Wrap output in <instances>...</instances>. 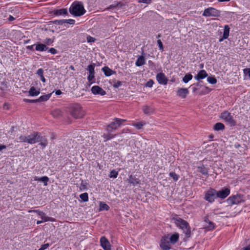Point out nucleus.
Segmentation results:
<instances>
[{
	"mask_svg": "<svg viewBox=\"0 0 250 250\" xmlns=\"http://www.w3.org/2000/svg\"><path fill=\"white\" fill-rule=\"evenodd\" d=\"M69 12L72 15L79 17L84 14L86 11L82 2L75 1L69 8Z\"/></svg>",
	"mask_w": 250,
	"mask_h": 250,
	"instance_id": "f257e3e1",
	"label": "nucleus"
},
{
	"mask_svg": "<svg viewBox=\"0 0 250 250\" xmlns=\"http://www.w3.org/2000/svg\"><path fill=\"white\" fill-rule=\"evenodd\" d=\"M173 220L175 225L183 230L187 237H189L190 235V228L188 223L179 217L173 218Z\"/></svg>",
	"mask_w": 250,
	"mask_h": 250,
	"instance_id": "f03ea898",
	"label": "nucleus"
},
{
	"mask_svg": "<svg viewBox=\"0 0 250 250\" xmlns=\"http://www.w3.org/2000/svg\"><path fill=\"white\" fill-rule=\"evenodd\" d=\"M190 87L193 93L200 95H205L210 91L208 87L202 84L200 82L191 84Z\"/></svg>",
	"mask_w": 250,
	"mask_h": 250,
	"instance_id": "7ed1b4c3",
	"label": "nucleus"
},
{
	"mask_svg": "<svg viewBox=\"0 0 250 250\" xmlns=\"http://www.w3.org/2000/svg\"><path fill=\"white\" fill-rule=\"evenodd\" d=\"M115 121L111 122L106 127V130L108 132H111L113 130L117 129L119 127L123 122L126 121L125 120L119 118H115Z\"/></svg>",
	"mask_w": 250,
	"mask_h": 250,
	"instance_id": "20e7f679",
	"label": "nucleus"
},
{
	"mask_svg": "<svg viewBox=\"0 0 250 250\" xmlns=\"http://www.w3.org/2000/svg\"><path fill=\"white\" fill-rule=\"evenodd\" d=\"M217 190L210 188L205 194L204 199L210 203H212L217 198Z\"/></svg>",
	"mask_w": 250,
	"mask_h": 250,
	"instance_id": "39448f33",
	"label": "nucleus"
},
{
	"mask_svg": "<svg viewBox=\"0 0 250 250\" xmlns=\"http://www.w3.org/2000/svg\"><path fill=\"white\" fill-rule=\"evenodd\" d=\"M220 11L213 7H208L205 9L202 14L204 17H217L220 16Z\"/></svg>",
	"mask_w": 250,
	"mask_h": 250,
	"instance_id": "423d86ee",
	"label": "nucleus"
},
{
	"mask_svg": "<svg viewBox=\"0 0 250 250\" xmlns=\"http://www.w3.org/2000/svg\"><path fill=\"white\" fill-rule=\"evenodd\" d=\"M220 118L231 125H235V122L233 119L232 116H231L230 113L228 111H224L223 112L220 114Z\"/></svg>",
	"mask_w": 250,
	"mask_h": 250,
	"instance_id": "0eeeda50",
	"label": "nucleus"
},
{
	"mask_svg": "<svg viewBox=\"0 0 250 250\" xmlns=\"http://www.w3.org/2000/svg\"><path fill=\"white\" fill-rule=\"evenodd\" d=\"M71 114L75 118H79L83 116V112L80 105L77 104L72 107Z\"/></svg>",
	"mask_w": 250,
	"mask_h": 250,
	"instance_id": "6e6552de",
	"label": "nucleus"
},
{
	"mask_svg": "<svg viewBox=\"0 0 250 250\" xmlns=\"http://www.w3.org/2000/svg\"><path fill=\"white\" fill-rule=\"evenodd\" d=\"M171 243L169 240V235H165L163 236L160 244L161 248L163 250H169L171 248Z\"/></svg>",
	"mask_w": 250,
	"mask_h": 250,
	"instance_id": "1a4fd4ad",
	"label": "nucleus"
},
{
	"mask_svg": "<svg viewBox=\"0 0 250 250\" xmlns=\"http://www.w3.org/2000/svg\"><path fill=\"white\" fill-rule=\"evenodd\" d=\"M230 193V190L228 188H224L219 191H217V197L220 199H225L228 196Z\"/></svg>",
	"mask_w": 250,
	"mask_h": 250,
	"instance_id": "9d476101",
	"label": "nucleus"
},
{
	"mask_svg": "<svg viewBox=\"0 0 250 250\" xmlns=\"http://www.w3.org/2000/svg\"><path fill=\"white\" fill-rule=\"evenodd\" d=\"M229 204L231 205H237L242 201V197L240 195L231 196L227 199Z\"/></svg>",
	"mask_w": 250,
	"mask_h": 250,
	"instance_id": "9b49d317",
	"label": "nucleus"
},
{
	"mask_svg": "<svg viewBox=\"0 0 250 250\" xmlns=\"http://www.w3.org/2000/svg\"><path fill=\"white\" fill-rule=\"evenodd\" d=\"M100 245L104 250H111L109 241L105 236H102L100 240Z\"/></svg>",
	"mask_w": 250,
	"mask_h": 250,
	"instance_id": "f8f14e48",
	"label": "nucleus"
},
{
	"mask_svg": "<svg viewBox=\"0 0 250 250\" xmlns=\"http://www.w3.org/2000/svg\"><path fill=\"white\" fill-rule=\"evenodd\" d=\"M28 212L37 213L39 216H40L41 219H43V221L51 222L54 221V218L46 216L45 214L43 212L40 211L39 210H29Z\"/></svg>",
	"mask_w": 250,
	"mask_h": 250,
	"instance_id": "ddd939ff",
	"label": "nucleus"
},
{
	"mask_svg": "<svg viewBox=\"0 0 250 250\" xmlns=\"http://www.w3.org/2000/svg\"><path fill=\"white\" fill-rule=\"evenodd\" d=\"M91 92L94 95L104 96L106 94V92L98 85H94L91 87Z\"/></svg>",
	"mask_w": 250,
	"mask_h": 250,
	"instance_id": "4468645a",
	"label": "nucleus"
},
{
	"mask_svg": "<svg viewBox=\"0 0 250 250\" xmlns=\"http://www.w3.org/2000/svg\"><path fill=\"white\" fill-rule=\"evenodd\" d=\"M156 79L158 82L161 84L165 85L167 83V79L163 73H159L156 75Z\"/></svg>",
	"mask_w": 250,
	"mask_h": 250,
	"instance_id": "2eb2a0df",
	"label": "nucleus"
},
{
	"mask_svg": "<svg viewBox=\"0 0 250 250\" xmlns=\"http://www.w3.org/2000/svg\"><path fill=\"white\" fill-rule=\"evenodd\" d=\"M176 93L178 97L185 99L189 93V91L186 88H180L178 89Z\"/></svg>",
	"mask_w": 250,
	"mask_h": 250,
	"instance_id": "dca6fc26",
	"label": "nucleus"
},
{
	"mask_svg": "<svg viewBox=\"0 0 250 250\" xmlns=\"http://www.w3.org/2000/svg\"><path fill=\"white\" fill-rule=\"evenodd\" d=\"M37 136L38 133L37 132H34L33 134L27 136L26 142L33 144H35L37 142Z\"/></svg>",
	"mask_w": 250,
	"mask_h": 250,
	"instance_id": "f3484780",
	"label": "nucleus"
},
{
	"mask_svg": "<svg viewBox=\"0 0 250 250\" xmlns=\"http://www.w3.org/2000/svg\"><path fill=\"white\" fill-rule=\"evenodd\" d=\"M230 28L228 25H226L224 26L223 35L222 38L219 40V42H222L223 40L228 38L229 34Z\"/></svg>",
	"mask_w": 250,
	"mask_h": 250,
	"instance_id": "a211bd4d",
	"label": "nucleus"
},
{
	"mask_svg": "<svg viewBox=\"0 0 250 250\" xmlns=\"http://www.w3.org/2000/svg\"><path fill=\"white\" fill-rule=\"evenodd\" d=\"M208 74L207 72L205 70H201L194 76V78L195 80L199 81L206 78Z\"/></svg>",
	"mask_w": 250,
	"mask_h": 250,
	"instance_id": "6ab92c4d",
	"label": "nucleus"
},
{
	"mask_svg": "<svg viewBox=\"0 0 250 250\" xmlns=\"http://www.w3.org/2000/svg\"><path fill=\"white\" fill-rule=\"evenodd\" d=\"M67 10L66 8L55 10L54 14L56 16H65L67 15Z\"/></svg>",
	"mask_w": 250,
	"mask_h": 250,
	"instance_id": "aec40b11",
	"label": "nucleus"
},
{
	"mask_svg": "<svg viewBox=\"0 0 250 250\" xmlns=\"http://www.w3.org/2000/svg\"><path fill=\"white\" fill-rule=\"evenodd\" d=\"M205 228L208 230H211L214 229L215 225L214 224L209 221L208 218H206L205 219Z\"/></svg>",
	"mask_w": 250,
	"mask_h": 250,
	"instance_id": "412c9836",
	"label": "nucleus"
},
{
	"mask_svg": "<svg viewBox=\"0 0 250 250\" xmlns=\"http://www.w3.org/2000/svg\"><path fill=\"white\" fill-rule=\"evenodd\" d=\"M102 71L106 77L110 76L116 73L115 71L112 70L107 66H104L102 68Z\"/></svg>",
	"mask_w": 250,
	"mask_h": 250,
	"instance_id": "4be33fe9",
	"label": "nucleus"
},
{
	"mask_svg": "<svg viewBox=\"0 0 250 250\" xmlns=\"http://www.w3.org/2000/svg\"><path fill=\"white\" fill-rule=\"evenodd\" d=\"M28 93L31 96H37L40 93V89H37L35 87L32 86L30 87Z\"/></svg>",
	"mask_w": 250,
	"mask_h": 250,
	"instance_id": "5701e85b",
	"label": "nucleus"
},
{
	"mask_svg": "<svg viewBox=\"0 0 250 250\" xmlns=\"http://www.w3.org/2000/svg\"><path fill=\"white\" fill-rule=\"evenodd\" d=\"M198 171L203 175H207L208 172V168L204 165H202L197 167Z\"/></svg>",
	"mask_w": 250,
	"mask_h": 250,
	"instance_id": "b1692460",
	"label": "nucleus"
},
{
	"mask_svg": "<svg viewBox=\"0 0 250 250\" xmlns=\"http://www.w3.org/2000/svg\"><path fill=\"white\" fill-rule=\"evenodd\" d=\"M146 63V60L143 56H139L135 62L137 66H141Z\"/></svg>",
	"mask_w": 250,
	"mask_h": 250,
	"instance_id": "393cba45",
	"label": "nucleus"
},
{
	"mask_svg": "<svg viewBox=\"0 0 250 250\" xmlns=\"http://www.w3.org/2000/svg\"><path fill=\"white\" fill-rule=\"evenodd\" d=\"M52 93L41 96L38 99L35 100L37 102H45L48 100L52 95Z\"/></svg>",
	"mask_w": 250,
	"mask_h": 250,
	"instance_id": "a878e982",
	"label": "nucleus"
},
{
	"mask_svg": "<svg viewBox=\"0 0 250 250\" xmlns=\"http://www.w3.org/2000/svg\"><path fill=\"white\" fill-rule=\"evenodd\" d=\"M179 235L178 233H175L171 235L170 237L169 236V240L171 244H174L178 242L179 240Z\"/></svg>",
	"mask_w": 250,
	"mask_h": 250,
	"instance_id": "bb28decb",
	"label": "nucleus"
},
{
	"mask_svg": "<svg viewBox=\"0 0 250 250\" xmlns=\"http://www.w3.org/2000/svg\"><path fill=\"white\" fill-rule=\"evenodd\" d=\"M47 49L46 46L44 44L38 43L36 44L35 49L36 51L42 52L46 50Z\"/></svg>",
	"mask_w": 250,
	"mask_h": 250,
	"instance_id": "cd10ccee",
	"label": "nucleus"
},
{
	"mask_svg": "<svg viewBox=\"0 0 250 250\" xmlns=\"http://www.w3.org/2000/svg\"><path fill=\"white\" fill-rule=\"evenodd\" d=\"M129 183L131 184L133 186H136L139 183V180L133 177L132 175L129 176Z\"/></svg>",
	"mask_w": 250,
	"mask_h": 250,
	"instance_id": "c85d7f7f",
	"label": "nucleus"
},
{
	"mask_svg": "<svg viewBox=\"0 0 250 250\" xmlns=\"http://www.w3.org/2000/svg\"><path fill=\"white\" fill-rule=\"evenodd\" d=\"M143 111L146 114H150L153 112V108L149 106L146 105L143 107Z\"/></svg>",
	"mask_w": 250,
	"mask_h": 250,
	"instance_id": "c756f323",
	"label": "nucleus"
},
{
	"mask_svg": "<svg viewBox=\"0 0 250 250\" xmlns=\"http://www.w3.org/2000/svg\"><path fill=\"white\" fill-rule=\"evenodd\" d=\"M225 128V126L221 123H217L215 124L213 126V129L215 131L223 130Z\"/></svg>",
	"mask_w": 250,
	"mask_h": 250,
	"instance_id": "7c9ffc66",
	"label": "nucleus"
},
{
	"mask_svg": "<svg viewBox=\"0 0 250 250\" xmlns=\"http://www.w3.org/2000/svg\"><path fill=\"white\" fill-rule=\"evenodd\" d=\"M34 180L42 182L44 183V186H47V182L49 181V178L47 176H43L41 178H38L37 177H35Z\"/></svg>",
	"mask_w": 250,
	"mask_h": 250,
	"instance_id": "2f4dec72",
	"label": "nucleus"
},
{
	"mask_svg": "<svg viewBox=\"0 0 250 250\" xmlns=\"http://www.w3.org/2000/svg\"><path fill=\"white\" fill-rule=\"evenodd\" d=\"M244 80H250V68H244L243 70Z\"/></svg>",
	"mask_w": 250,
	"mask_h": 250,
	"instance_id": "473e14b6",
	"label": "nucleus"
},
{
	"mask_svg": "<svg viewBox=\"0 0 250 250\" xmlns=\"http://www.w3.org/2000/svg\"><path fill=\"white\" fill-rule=\"evenodd\" d=\"M109 209V207L106 204L102 202H100L99 211L108 210Z\"/></svg>",
	"mask_w": 250,
	"mask_h": 250,
	"instance_id": "72a5a7b5",
	"label": "nucleus"
},
{
	"mask_svg": "<svg viewBox=\"0 0 250 250\" xmlns=\"http://www.w3.org/2000/svg\"><path fill=\"white\" fill-rule=\"evenodd\" d=\"M193 78V76L192 75L190 74V73H187L186 74L185 76L183 78V82L185 83H188L189 81H190V80H192Z\"/></svg>",
	"mask_w": 250,
	"mask_h": 250,
	"instance_id": "f704fd0d",
	"label": "nucleus"
},
{
	"mask_svg": "<svg viewBox=\"0 0 250 250\" xmlns=\"http://www.w3.org/2000/svg\"><path fill=\"white\" fill-rule=\"evenodd\" d=\"M80 198L83 202H87L88 201V195L86 192L80 194Z\"/></svg>",
	"mask_w": 250,
	"mask_h": 250,
	"instance_id": "c9c22d12",
	"label": "nucleus"
},
{
	"mask_svg": "<svg viewBox=\"0 0 250 250\" xmlns=\"http://www.w3.org/2000/svg\"><path fill=\"white\" fill-rule=\"evenodd\" d=\"M108 133H110V132H108ZM103 137L104 139V141L106 142L108 140H109L114 138L115 135H113L111 134L110 133H108V134H104L103 135Z\"/></svg>",
	"mask_w": 250,
	"mask_h": 250,
	"instance_id": "e433bc0d",
	"label": "nucleus"
},
{
	"mask_svg": "<svg viewBox=\"0 0 250 250\" xmlns=\"http://www.w3.org/2000/svg\"><path fill=\"white\" fill-rule=\"evenodd\" d=\"M95 63L91 64L89 65L87 67V70L89 72V74H95L94 68H95Z\"/></svg>",
	"mask_w": 250,
	"mask_h": 250,
	"instance_id": "4c0bfd02",
	"label": "nucleus"
},
{
	"mask_svg": "<svg viewBox=\"0 0 250 250\" xmlns=\"http://www.w3.org/2000/svg\"><path fill=\"white\" fill-rule=\"evenodd\" d=\"M60 22L61 24L67 23L70 24H74L75 23V21L73 19H68L60 21Z\"/></svg>",
	"mask_w": 250,
	"mask_h": 250,
	"instance_id": "58836bf2",
	"label": "nucleus"
},
{
	"mask_svg": "<svg viewBox=\"0 0 250 250\" xmlns=\"http://www.w3.org/2000/svg\"><path fill=\"white\" fill-rule=\"evenodd\" d=\"M118 175V171H117L113 169V170H112L110 172V174L109 175V177L110 178H116L117 177Z\"/></svg>",
	"mask_w": 250,
	"mask_h": 250,
	"instance_id": "ea45409f",
	"label": "nucleus"
},
{
	"mask_svg": "<svg viewBox=\"0 0 250 250\" xmlns=\"http://www.w3.org/2000/svg\"><path fill=\"white\" fill-rule=\"evenodd\" d=\"M145 125V123L143 122L134 123L132 124V125L136 127L138 129H140L142 128V127Z\"/></svg>",
	"mask_w": 250,
	"mask_h": 250,
	"instance_id": "a19ab883",
	"label": "nucleus"
},
{
	"mask_svg": "<svg viewBox=\"0 0 250 250\" xmlns=\"http://www.w3.org/2000/svg\"><path fill=\"white\" fill-rule=\"evenodd\" d=\"M207 82L210 84H215L217 83L216 79L213 77H208L207 78Z\"/></svg>",
	"mask_w": 250,
	"mask_h": 250,
	"instance_id": "79ce46f5",
	"label": "nucleus"
},
{
	"mask_svg": "<svg viewBox=\"0 0 250 250\" xmlns=\"http://www.w3.org/2000/svg\"><path fill=\"white\" fill-rule=\"evenodd\" d=\"M94 75L95 74H89L87 77V80L90 83V84H92L94 83Z\"/></svg>",
	"mask_w": 250,
	"mask_h": 250,
	"instance_id": "37998d69",
	"label": "nucleus"
},
{
	"mask_svg": "<svg viewBox=\"0 0 250 250\" xmlns=\"http://www.w3.org/2000/svg\"><path fill=\"white\" fill-rule=\"evenodd\" d=\"M169 176L173 178L174 181H177L179 179V176L175 172H170Z\"/></svg>",
	"mask_w": 250,
	"mask_h": 250,
	"instance_id": "c03bdc74",
	"label": "nucleus"
},
{
	"mask_svg": "<svg viewBox=\"0 0 250 250\" xmlns=\"http://www.w3.org/2000/svg\"><path fill=\"white\" fill-rule=\"evenodd\" d=\"M154 84V82L152 80H149L146 84V86L148 87H151Z\"/></svg>",
	"mask_w": 250,
	"mask_h": 250,
	"instance_id": "a18cd8bd",
	"label": "nucleus"
},
{
	"mask_svg": "<svg viewBox=\"0 0 250 250\" xmlns=\"http://www.w3.org/2000/svg\"><path fill=\"white\" fill-rule=\"evenodd\" d=\"M27 136H21L19 138L18 142H26Z\"/></svg>",
	"mask_w": 250,
	"mask_h": 250,
	"instance_id": "49530a36",
	"label": "nucleus"
},
{
	"mask_svg": "<svg viewBox=\"0 0 250 250\" xmlns=\"http://www.w3.org/2000/svg\"><path fill=\"white\" fill-rule=\"evenodd\" d=\"M157 43H158L159 49L161 51H163L164 48H163V43H162V42H161V41L160 40H158L157 41Z\"/></svg>",
	"mask_w": 250,
	"mask_h": 250,
	"instance_id": "de8ad7c7",
	"label": "nucleus"
},
{
	"mask_svg": "<svg viewBox=\"0 0 250 250\" xmlns=\"http://www.w3.org/2000/svg\"><path fill=\"white\" fill-rule=\"evenodd\" d=\"M37 74L41 77L43 76V70L42 68L39 69L37 71Z\"/></svg>",
	"mask_w": 250,
	"mask_h": 250,
	"instance_id": "09e8293b",
	"label": "nucleus"
},
{
	"mask_svg": "<svg viewBox=\"0 0 250 250\" xmlns=\"http://www.w3.org/2000/svg\"><path fill=\"white\" fill-rule=\"evenodd\" d=\"M48 244H45L41 246V248L38 250H45L49 247Z\"/></svg>",
	"mask_w": 250,
	"mask_h": 250,
	"instance_id": "8fccbe9b",
	"label": "nucleus"
},
{
	"mask_svg": "<svg viewBox=\"0 0 250 250\" xmlns=\"http://www.w3.org/2000/svg\"><path fill=\"white\" fill-rule=\"evenodd\" d=\"M53 41L51 39H50V38L46 39L44 41V43H46L48 45L51 44V43H53Z\"/></svg>",
	"mask_w": 250,
	"mask_h": 250,
	"instance_id": "3c124183",
	"label": "nucleus"
},
{
	"mask_svg": "<svg viewBox=\"0 0 250 250\" xmlns=\"http://www.w3.org/2000/svg\"><path fill=\"white\" fill-rule=\"evenodd\" d=\"M152 0H138L139 3L148 4L151 3Z\"/></svg>",
	"mask_w": 250,
	"mask_h": 250,
	"instance_id": "603ef678",
	"label": "nucleus"
},
{
	"mask_svg": "<svg viewBox=\"0 0 250 250\" xmlns=\"http://www.w3.org/2000/svg\"><path fill=\"white\" fill-rule=\"evenodd\" d=\"M49 52L52 54H56L57 53V50L54 48H50L49 50Z\"/></svg>",
	"mask_w": 250,
	"mask_h": 250,
	"instance_id": "864d4df0",
	"label": "nucleus"
},
{
	"mask_svg": "<svg viewBox=\"0 0 250 250\" xmlns=\"http://www.w3.org/2000/svg\"><path fill=\"white\" fill-rule=\"evenodd\" d=\"M122 85V82L120 81H117L116 83H115L114 84V87L117 88L120 86Z\"/></svg>",
	"mask_w": 250,
	"mask_h": 250,
	"instance_id": "5fc2aeb1",
	"label": "nucleus"
},
{
	"mask_svg": "<svg viewBox=\"0 0 250 250\" xmlns=\"http://www.w3.org/2000/svg\"><path fill=\"white\" fill-rule=\"evenodd\" d=\"M87 42H94L95 41V39L90 36L87 37Z\"/></svg>",
	"mask_w": 250,
	"mask_h": 250,
	"instance_id": "6e6d98bb",
	"label": "nucleus"
},
{
	"mask_svg": "<svg viewBox=\"0 0 250 250\" xmlns=\"http://www.w3.org/2000/svg\"><path fill=\"white\" fill-rule=\"evenodd\" d=\"M23 101L27 103H35L37 102L35 100H29L27 99H24Z\"/></svg>",
	"mask_w": 250,
	"mask_h": 250,
	"instance_id": "4d7b16f0",
	"label": "nucleus"
},
{
	"mask_svg": "<svg viewBox=\"0 0 250 250\" xmlns=\"http://www.w3.org/2000/svg\"><path fill=\"white\" fill-rule=\"evenodd\" d=\"M35 45H28L26 46V48L30 50H34V46Z\"/></svg>",
	"mask_w": 250,
	"mask_h": 250,
	"instance_id": "13d9d810",
	"label": "nucleus"
},
{
	"mask_svg": "<svg viewBox=\"0 0 250 250\" xmlns=\"http://www.w3.org/2000/svg\"><path fill=\"white\" fill-rule=\"evenodd\" d=\"M62 93L60 90H57L55 91V94L57 95H60Z\"/></svg>",
	"mask_w": 250,
	"mask_h": 250,
	"instance_id": "bf43d9fd",
	"label": "nucleus"
},
{
	"mask_svg": "<svg viewBox=\"0 0 250 250\" xmlns=\"http://www.w3.org/2000/svg\"><path fill=\"white\" fill-rule=\"evenodd\" d=\"M5 148H6V146L5 145H0V151Z\"/></svg>",
	"mask_w": 250,
	"mask_h": 250,
	"instance_id": "052dcab7",
	"label": "nucleus"
},
{
	"mask_svg": "<svg viewBox=\"0 0 250 250\" xmlns=\"http://www.w3.org/2000/svg\"><path fill=\"white\" fill-rule=\"evenodd\" d=\"M45 221H43V219H42V220L40 221V220H38L37 221V224H40L43 222H45Z\"/></svg>",
	"mask_w": 250,
	"mask_h": 250,
	"instance_id": "680f3d73",
	"label": "nucleus"
},
{
	"mask_svg": "<svg viewBox=\"0 0 250 250\" xmlns=\"http://www.w3.org/2000/svg\"><path fill=\"white\" fill-rule=\"evenodd\" d=\"M41 81L43 82V83H45V81H46V80L45 79V78L44 77V76H42V77H41Z\"/></svg>",
	"mask_w": 250,
	"mask_h": 250,
	"instance_id": "e2e57ef3",
	"label": "nucleus"
},
{
	"mask_svg": "<svg viewBox=\"0 0 250 250\" xmlns=\"http://www.w3.org/2000/svg\"><path fill=\"white\" fill-rule=\"evenodd\" d=\"M14 19H15V18H14L13 16H9V18H8V20H9V21H13Z\"/></svg>",
	"mask_w": 250,
	"mask_h": 250,
	"instance_id": "0e129e2a",
	"label": "nucleus"
},
{
	"mask_svg": "<svg viewBox=\"0 0 250 250\" xmlns=\"http://www.w3.org/2000/svg\"><path fill=\"white\" fill-rule=\"evenodd\" d=\"M41 145L43 147H45L47 145V143L46 142L41 143Z\"/></svg>",
	"mask_w": 250,
	"mask_h": 250,
	"instance_id": "69168bd1",
	"label": "nucleus"
},
{
	"mask_svg": "<svg viewBox=\"0 0 250 250\" xmlns=\"http://www.w3.org/2000/svg\"><path fill=\"white\" fill-rule=\"evenodd\" d=\"M219 2L229 1L230 0H217Z\"/></svg>",
	"mask_w": 250,
	"mask_h": 250,
	"instance_id": "338daca9",
	"label": "nucleus"
},
{
	"mask_svg": "<svg viewBox=\"0 0 250 250\" xmlns=\"http://www.w3.org/2000/svg\"><path fill=\"white\" fill-rule=\"evenodd\" d=\"M148 63H149V65L154 64L153 62L151 61H149Z\"/></svg>",
	"mask_w": 250,
	"mask_h": 250,
	"instance_id": "774afa93",
	"label": "nucleus"
}]
</instances>
